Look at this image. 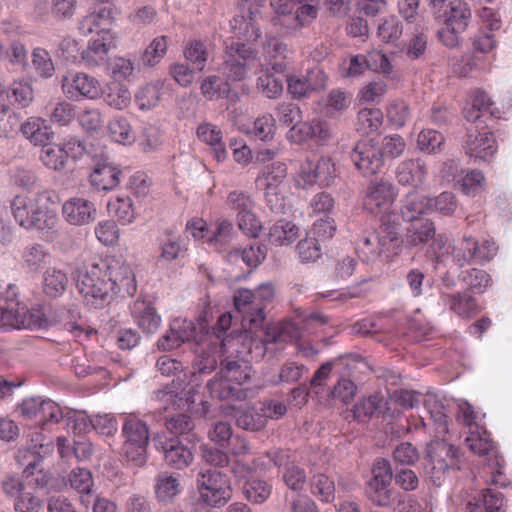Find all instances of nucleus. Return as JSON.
Instances as JSON below:
<instances>
[{
  "mask_svg": "<svg viewBox=\"0 0 512 512\" xmlns=\"http://www.w3.org/2000/svg\"><path fill=\"white\" fill-rule=\"evenodd\" d=\"M75 279L79 293L95 309L104 307L114 294L126 297L137 291L133 268L121 257L108 256L83 264L76 269Z\"/></svg>",
  "mask_w": 512,
  "mask_h": 512,
  "instance_id": "f257e3e1",
  "label": "nucleus"
},
{
  "mask_svg": "<svg viewBox=\"0 0 512 512\" xmlns=\"http://www.w3.org/2000/svg\"><path fill=\"white\" fill-rule=\"evenodd\" d=\"M224 46L220 71L227 81L241 82L247 78L253 67L259 66L263 69L264 64L252 46L234 39H227Z\"/></svg>",
  "mask_w": 512,
  "mask_h": 512,
  "instance_id": "f03ea898",
  "label": "nucleus"
},
{
  "mask_svg": "<svg viewBox=\"0 0 512 512\" xmlns=\"http://www.w3.org/2000/svg\"><path fill=\"white\" fill-rule=\"evenodd\" d=\"M121 435L124 439L121 455L134 467L144 466L150 438L147 423L133 414L125 415Z\"/></svg>",
  "mask_w": 512,
  "mask_h": 512,
  "instance_id": "7ed1b4c3",
  "label": "nucleus"
},
{
  "mask_svg": "<svg viewBox=\"0 0 512 512\" xmlns=\"http://www.w3.org/2000/svg\"><path fill=\"white\" fill-rule=\"evenodd\" d=\"M371 475L365 493L374 505L390 507L396 501L400 503L401 494L392 487L393 472L389 460L377 458L372 465Z\"/></svg>",
  "mask_w": 512,
  "mask_h": 512,
  "instance_id": "20e7f679",
  "label": "nucleus"
},
{
  "mask_svg": "<svg viewBox=\"0 0 512 512\" xmlns=\"http://www.w3.org/2000/svg\"><path fill=\"white\" fill-rule=\"evenodd\" d=\"M459 450L445 440L434 439L426 445L424 473L439 486L449 469L459 468Z\"/></svg>",
  "mask_w": 512,
  "mask_h": 512,
  "instance_id": "39448f33",
  "label": "nucleus"
},
{
  "mask_svg": "<svg viewBox=\"0 0 512 512\" xmlns=\"http://www.w3.org/2000/svg\"><path fill=\"white\" fill-rule=\"evenodd\" d=\"M496 243L489 239L479 240L464 234L452 247V262L459 268L472 264L483 265L490 262L497 254Z\"/></svg>",
  "mask_w": 512,
  "mask_h": 512,
  "instance_id": "423d86ee",
  "label": "nucleus"
},
{
  "mask_svg": "<svg viewBox=\"0 0 512 512\" xmlns=\"http://www.w3.org/2000/svg\"><path fill=\"white\" fill-rule=\"evenodd\" d=\"M51 324L42 308L29 310L18 302L0 307V329H43Z\"/></svg>",
  "mask_w": 512,
  "mask_h": 512,
  "instance_id": "0eeeda50",
  "label": "nucleus"
},
{
  "mask_svg": "<svg viewBox=\"0 0 512 512\" xmlns=\"http://www.w3.org/2000/svg\"><path fill=\"white\" fill-rule=\"evenodd\" d=\"M398 242V231L394 226H382L378 233H370L359 240L357 253L367 263L383 261L391 256Z\"/></svg>",
  "mask_w": 512,
  "mask_h": 512,
  "instance_id": "6e6552de",
  "label": "nucleus"
},
{
  "mask_svg": "<svg viewBox=\"0 0 512 512\" xmlns=\"http://www.w3.org/2000/svg\"><path fill=\"white\" fill-rule=\"evenodd\" d=\"M201 500L212 507L222 506L231 498L229 477L217 469L201 470L197 476Z\"/></svg>",
  "mask_w": 512,
  "mask_h": 512,
  "instance_id": "1a4fd4ad",
  "label": "nucleus"
},
{
  "mask_svg": "<svg viewBox=\"0 0 512 512\" xmlns=\"http://www.w3.org/2000/svg\"><path fill=\"white\" fill-rule=\"evenodd\" d=\"M287 92L293 99L302 100L312 94L323 91L327 86L328 77L320 67H314L305 74L286 76Z\"/></svg>",
  "mask_w": 512,
  "mask_h": 512,
  "instance_id": "9d476101",
  "label": "nucleus"
},
{
  "mask_svg": "<svg viewBox=\"0 0 512 512\" xmlns=\"http://www.w3.org/2000/svg\"><path fill=\"white\" fill-rule=\"evenodd\" d=\"M351 160L363 176L377 174L384 165L383 153L374 140H362L356 143Z\"/></svg>",
  "mask_w": 512,
  "mask_h": 512,
  "instance_id": "9b49d317",
  "label": "nucleus"
},
{
  "mask_svg": "<svg viewBox=\"0 0 512 512\" xmlns=\"http://www.w3.org/2000/svg\"><path fill=\"white\" fill-rule=\"evenodd\" d=\"M395 186L387 179L372 180L364 194L363 205L371 213L387 212L396 198Z\"/></svg>",
  "mask_w": 512,
  "mask_h": 512,
  "instance_id": "f8f14e48",
  "label": "nucleus"
},
{
  "mask_svg": "<svg viewBox=\"0 0 512 512\" xmlns=\"http://www.w3.org/2000/svg\"><path fill=\"white\" fill-rule=\"evenodd\" d=\"M63 93L69 98L96 99L101 93L100 82L83 72H69L61 80Z\"/></svg>",
  "mask_w": 512,
  "mask_h": 512,
  "instance_id": "ddd939ff",
  "label": "nucleus"
},
{
  "mask_svg": "<svg viewBox=\"0 0 512 512\" xmlns=\"http://www.w3.org/2000/svg\"><path fill=\"white\" fill-rule=\"evenodd\" d=\"M19 409L22 416L25 418H39V422L41 423H58L63 417V412L57 403L51 400H43L39 397H31L23 400Z\"/></svg>",
  "mask_w": 512,
  "mask_h": 512,
  "instance_id": "4468645a",
  "label": "nucleus"
},
{
  "mask_svg": "<svg viewBox=\"0 0 512 512\" xmlns=\"http://www.w3.org/2000/svg\"><path fill=\"white\" fill-rule=\"evenodd\" d=\"M300 337V331L296 324L287 321L283 323L268 325L261 341L264 351L276 353L281 351L285 345Z\"/></svg>",
  "mask_w": 512,
  "mask_h": 512,
  "instance_id": "2eb2a0df",
  "label": "nucleus"
},
{
  "mask_svg": "<svg viewBox=\"0 0 512 512\" xmlns=\"http://www.w3.org/2000/svg\"><path fill=\"white\" fill-rule=\"evenodd\" d=\"M62 214L70 225L83 226L95 221L97 210L88 199L73 197L63 204Z\"/></svg>",
  "mask_w": 512,
  "mask_h": 512,
  "instance_id": "dca6fc26",
  "label": "nucleus"
},
{
  "mask_svg": "<svg viewBox=\"0 0 512 512\" xmlns=\"http://www.w3.org/2000/svg\"><path fill=\"white\" fill-rule=\"evenodd\" d=\"M466 154L483 162H489L497 151L494 135L490 132L468 133L464 144Z\"/></svg>",
  "mask_w": 512,
  "mask_h": 512,
  "instance_id": "f3484780",
  "label": "nucleus"
},
{
  "mask_svg": "<svg viewBox=\"0 0 512 512\" xmlns=\"http://www.w3.org/2000/svg\"><path fill=\"white\" fill-rule=\"evenodd\" d=\"M52 202L48 192L35 194V209L32 211L33 229L39 231L52 230L58 223L56 211L51 207Z\"/></svg>",
  "mask_w": 512,
  "mask_h": 512,
  "instance_id": "a211bd4d",
  "label": "nucleus"
},
{
  "mask_svg": "<svg viewBox=\"0 0 512 512\" xmlns=\"http://www.w3.org/2000/svg\"><path fill=\"white\" fill-rule=\"evenodd\" d=\"M131 315L134 322L145 334L155 333L161 325V317L150 300H135L131 306Z\"/></svg>",
  "mask_w": 512,
  "mask_h": 512,
  "instance_id": "6ab92c4d",
  "label": "nucleus"
},
{
  "mask_svg": "<svg viewBox=\"0 0 512 512\" xmlns=\"http://www.w3.org/2000/svg\"><path fill=\"white\" fill-rule=\"evenodd\" d=\"M156 447L163 452L166 464L172 468L184 469L193 461L194 456L191 449L178 439L159 441Z\"/></svg>",
  "mask_w": 512,
  "mask_h": 512,
  "instance_id": "aec40b11",
  "label": "nucleus"
},
{
  "mask_svg": "<svg viewBox=\"0 0 512 512\" xmlns=\"http://www.w3.org/2000/svg\"><path fill=\"white\" fill-rule=\"evenodd\" d=\"M440 300L445 307L461 318L469 319L479 312L477 300L467 291L441 292Z\"/></svg>",
  "mask_w": 512,
  "mask_h": 512,
  "instance_id": "412c9836",
  "label": "nucleus"
},
{
  "mask_svg": "<svg viewBox=\"0 0 512 512\" xmlns=\"http://www.w3.org/2000/svg\"><path fill=\"white\" fill-rule=\"evenodd\" d=\"M234 306L237 312L243 315L251 324L257 325L265 319L263 305L256 302L252 290L241 288L233 296Z\"/></svg>",
  "mask_w": 512,
  "mask_h": 512,
  "instance_id": "4be33fe9",
  "label": "nucleus"
},
{
  "mask_svg": "<svg viewBox=\"0 0 512 512\" xmlns=\"http://www.w3.org/2000/svg\"><path fill=\"white\" fill-rule=\"evenodd\" d=\"M395 174L399 184L417 188L426 180L428 169L421 159H406L398 164Z\"/></svg>",
  "mask_w": 512,
  "mask_h": 512,
  "instance_id": "5701e85b",
  "label": "nucleus"
},
{
  "mask_svg": "<svg viewBox=\"0 0 512 512\" xmlns=\"http://www.w3.org/2000/svg\"><path fill=\"white\" fill-rule=\"evenodd\" d=\"M111 21V9L108 7H101L98 10L95 9L83 16L78 23V30L84 36H88L96 32L106 37L109 33L108 27L110 26Z\"/></svg>",
  "mask_w": 512,
  "mask_h": 512,
  "instance_id": "b1692460",
  "label": "nucleus"
},
{
  "mask_svg": "<svg viewBox=\"0 0 512 512\" xmlns=\"http://www.w3.org/2000/svg\"><path fill=\"white\" fill-rule=\"evenodd\" d=\"M210 396L219 400H244L247 396L245 389L238 387L227 376L219 371L207 383Z\"/></svg>",
  "mask_w": 512,
  "mask_h": 512,
  "instance_id": "393cba45",
  "label": "nucleus"
},
{
  "mask_svg": "<svg viewBox=\"0 0 512 512\" xmlns=\"http://www.w3.org/2000/svg\"><path fill=\"white\" fill-rule=\"evenodd\" d=\"M123 172L108 162L97 163L90 174L91 184L99 190H111L118 186Z\"/></svg>",
  "mask_w": 512,
  "mask_h": 512,
  "instance_id": "a878e982",
  "label": "nucleus"
},
{
  "mask_svg": "<svg viewBox=\"0 0 512 512\" xmlns=\"http://www.w3.org/2000/svg\"><path fill=\"white\" fill-rule=\"evenodd\" d=\"M457 279L463 284L465 291L474 294H482L493 285L492 276L487 271L476 267L462 270Z\"/></svg>",
  "mask_w": 512,
  "mask_h": 512,
  "instance_id": "bb28decb",
  "label": "nucleus"
},
{
  "mask_svg": "<svg viewBox=\"0 0 512 512\" xmlns=\"http://www.w3.org/2000/svg\"><path fill=\"white\" fill-rule=\"evenodd\" d=\"M51 260L48 249L38 243L28 244L22 251V267L28 273H36L44 268Z\"/></svg>",
  "mask_w": 512,
  "mask_h": 512,
  "instance_id": "cd10ccee",
  "label": "nucleus"
},
{
  "mask_svg": "<svg viewBox=\"0 0 512 512\" xmlns=\"http://www.w3.org/2000/svg\"><path fill=\"white\" fill-rule=\"evenodd\" d=\"M197 136L202 142L211 146L214 157L218 162L226 159L227 151L222 141L223 133L220 128L208 122L202 123L197 128Z\"/></svg>",
  "mask_w": 512,
  "mask_h": 512,
  "instance_id": "c85d7f7f",
  "label": "nucleus"
},
{
  "mask_svg": "<svg viewBox=\"0 0 512 512\" xmlns=\"http://www.w3.org/2000/svg\"><path fill=\"white\" fill-rule=\"evenodd\" d=\"M472 12L469 5L461 0L451 1L444 12V24L456 31H465L471 21Z\"/></svg>",
  "mask_w": 512,
  "mask_h": 512,
  "instance_id": "c756f323",
  "label": "nucleus"
},
{
  "mask_svg": "<svg viewBox=\"0 0 512 512\" xmlns=\"http://www.w3.org/2000/svg\"><path fill=\"white\" fill-rule=\"evenodd\" d=\"M410 225L406 230V244L411 247L425 245L435 236L434 223L429 219L409 221Z\"/></svg>",
  "mask_w": 512,
  "mask_h": 512,
  "instance_id": "7c9ffc66",
  "label": "nucleus"
},
{
  "mask_svg": "<svg viewBox=\"0 0 512 512\" xmlns=\"http://www.w3.org/2000/svg\"><path fill=\"white\" fill-rule=\"evenodd\" d=\"M286 45L278 38L267 36L263 43V55L267 62L265 66L270 65L276 73H283L286 70L285 52Z\"/></svg>",
  "mask_w": 512,
  "mask_h": 512,
  "instance_id": "2f4dec72",
  "label": "nucleus"
},
{
  "mask_svg": "<svg viewBox=\"0 0 512 512\" xmlns=\"http://www.w3.org/2000/svg\"><path fill=\"white\" fill-rule=\"evenodd\" d=\"M503 503L504 495L489 487L481 491V496L477 501L468 502L463 512H499Z\"/></svg>",
  "mask_w": 512,
  "mask_h": 512,
  "instance_id": "473e14b6",
  "label": "nucleus"
},
{
  "mask_svg": "<svg viewBox=\"0 0 512 512\" xmlns=\"http://www.w3.org/2000/svg\"><path fill=\"white\" fill-rule=\"evenodd\" d=\"M110 44L104 36L89 41L87 48L81 53V60L85 67L95 68L105 64L108 60Z\"/></svg>",
  "mask_w": 512,
  "mask_h": 512,
  "instance_id": "72a5a7b5",
  "label": "nucleus"
},
{
  "mask_svg": "<svg viewBox=\"0 0 512 512\" xmlns=\"http://www.w3.org/2000/svg\"><path fill=\"white\" fill-rule=\"evenodd\" d=\"M463 112L468 121L476 122L485 115L494 116V103L485 91L475 90L472 102L464 108Z\"/></svg>",
  "mask_w": 512,
  "mask_h": 512,
  "instance_id": "f704fd0d",
  "label": "nucleus"
},
{
  "mask_svg": "<svg viewBox=\"0 0 512 512\" xmlns=\"http://www.w3.org/2000/svg\"><path fill=\"white\" fill-rule=\"evenodd\" d=\"M20 130L24 137L34 145H43L50 141L53 132L45 124V120L39 117L28 118L21 124Z\"/></svg>",
  "mask_w": 512,
  "mask_h": 512,
  "instance_id": "c9c22d12",
  "label": "nucleus"
},
{
  "mask_svg": "<svg viewBox=\"0 0 512 512\" xmlns=\"http://www.w3.org/2000/svg\"><path fill=\"white\" fill-rule=\"evenodd\" d=\"M221 375L227 376L238 387L247 383L251 378L252 369L243 359L225 358L221 360Z\"/></svg>",
  "mask_w": 512,
  "mask_h": 512,
  "instance_id": "e433bc0d",
  "label": "nucleus"
},
{
  "mask_svg": "<svg viewBox=\"0 0 512 512\" xmlns=\"http://www.w3.org/2000/svg\"><path fill=\"white\" fill-rule=\"evenodd\" d=\"M465 442L468 448L475 454L480 456H488L489 463L498 457L497 451L494 449L493 442L490 439L485 429L480 431V428L471 430L466 437Z\"/></svg>",
  "mask_w": 512,
  "mask_h": 512,
  "instance_id": "4c0bfd02",
  "label": "nucleus"
},
{
  "mask_svg": "<svg viewBox=\"0 0 512 512\" xmlns=\"http://www.w3.org/2000/svg\"><path fill=\"white\" fill-rule=\"evenodd\" d=\"M35 195H18L11 202L12 214L17 223L26 229H33L32 211L35 209Z\"/></svg>",
  "mask_w": 512,
  "mask_h": 512,
  "instance_id": "58836bf2",
  "label": "nucleus"
},
{
  "mask_svg": "<svg viewBox=\"0 0 512 512\" xmlns=\"http://www.w3.org/2000/svg\"><path fill=\"white\" fill-rule=\"evenodd\" d=\"M40 160L46 168L58 172L64 170L68 164L67 155L60 143L49 144L47 142L43 144Z\"/></svg>",
  "mask_w": 512,
  "mask_h": 512,
  "instance_id": "ea45409f",
  "label": "nucleus"
},
{
  "mask_svg": "<svg viewBox=\"0 0 512 512\" xmlns=\"http://www.w3.org/2000/svg\"><path fill=\"white\" fill-rule=\"evenodd\" d=\"M68 282L67 274L63 270L48 268L43 277L44 293L51 298H57L65 292Z\"/></svg>",
  "mask_w": 512,
  "mask_h": 512,
  "instance_id": "a19ab883",
  "label": "nucleus"
},
{
  "mask_svg": "<svg viewBox=\"0 0 512 512\" xmlns=\"http://www.w3.org/2000/svg\"><path fill=\"white\" fill-rule=\"evenodd\" d=\"M299 228L290 221L280 219L269 230V241L277 246L288 245L298 237Z\"/></svg>",
  "mask_w": 512,
  "mask_h": 512,
  "instance_id": "79ce46f5",
  "label": "nucleus"
},
{
  "mask_svg": "<svg viewBox=\"0 0 512 512\" xmlns=\"http://www.w3.org/2000/svg\"><path fill=\"white\" fill-rule=\"evenodd\" d=\"M211 44L201 40H192L184 50L186 60L198 71H203L209 59Z\"/></svg>",
  "mask_w": 512,
  "mask_h": 512,
  "instance_id": "37998d69",
  "label": "nucleus"
},
{
  "mask_svg": "<svg viewBox=\"0 0 512 512\" xmlns=\"http://www.w3.org/2000/svg\"><path fill=\"white\" fill-rule=\"evenodd\" d=\"M429 198L416 192L407 194L401 210L402 216L407 221L419 220V215L430 212Z\"/></svg>",
  "mask_w": 512,
  "mask_h": 512,
  "instance_id": "c03bdc74",
  "label": "nucleus"
},
{
  "mask_svg": "<svg viewBox=\"0 0 512 512\" xmlns=\"http://www.w3.org/2000/svg\"><path fill=\"white\" fill-rule=\"evenodd\" d=\"M311 494L323 503H332L335 500V483L329 476L318 473L310 481Z\"/></svg>",
  "mask_w": 512,
  "mask_h": 512,
  "instance_id": "a18cd8bd",
  "label": "nucleus"
},
{
  "mask_svg": "<svg viewBox=\"0 0 512 512\" xmlns=\"http://www.w3.org/2000/svg\"><path fill=\"white\" fill-rule=\"evenodd\" d=\"M181 491L179 480L167 472L156 478L155 495L160 502H169Z\"/></svg>",
  "mask_w": 512,
  "mask_h": 512,
  "instance_id": "49530a36",
  "label": "nucleus"
},
{
  "mask_svg": "<svg viewBox=\"0 0 512 512\" xmlns=\"http://www.w3.org/2000/svg\"><path fill=\"white\" fill-rule=\"evenodd\" d=\"M403 33V24L395 15H388L380 19L377 27V37L383 43H394Z\"/></svg>",
  "mask_w": 512,
  "mask_h": 512,
  "instance_id": "de8ad7c7",
  "label": "nucleus"
},
{
  "mask_svg": "<svg viewBox=\"0 0 512 512\" xmlns=\"http://www.w3.org/2000/svg\"><path fill=\"white\" fill-rule=\"evenodd\" d=\"M262 75L257 78L258 90L269 99L280 97L284 90L283 79L270 72L268 67H263Z\"/></svg>",
  "mask_w": 512,
  "mask_h": 512,
  "instance_id": "09e8293b",
  "label": "nucleus"
},
{
  "mask_svg": "<svg viewBox=\"0 0 512 512\" xmlns=\"http://www.w3.org/2000/svg\"><path fill=\"white\" fill-rule=\"evenodd\" d=\"M272 493V485L265 480L250 479L243 486L245 498L256 504L265 502Z\"/></svg>",
  "mask_w": 512,
  "mask_h": 512,
  "instance_id": "8fccbe9b",
  "label": "nucleus"
},
{
  "mask_svg": "<svg viewBox=\"0 0 512 512\" xmlns=\"http://www.w3.org/2000/svg\"><path fill=\"white\" fill-rule=\"evenodd\" d=\"M220 78L216 75L206 77L201 83V93L208 100L218 98H228L231 93L230 82L225 81L220 84Z\"/></svg>",
  "mask_w": 512,
  "mask_h": 512,
  "instance_id": "3c124183",
  "label": "nucleus"
},
{
  "mask_svg": "<svg viewBox=\"0 0 512 512\" xmlns=\"http://www.w3.org/2000/svg\"><path fill=\"white\" fill-rule=\"evenodd\" d=\"M109 211L123 224H131L136 219V211L130 197H117L108 205Z\"/></svg>",
  "mask_w": 512,
  "mask_h": 512,
  "instance_id": "603ef678",
  "label": "nucleus"
},
{
  "mask_svg": "<svg viewBox=\"0 0 512 512\" xmlns=\"http://www.w3.org/2000/svg\"><path fill=\"white\" fill-rule=\"evenodd\" d=\"M430 212H437L443 216L451 217L458 207V200L454 193L444 191L434 198H429Z\"/></svg>",
  "mask_w": 512,
  "mask_h": 512,
  "instance_id": "864d4df0",
  "label": "nucleus"
},
{
  "mask_svg": "<svg viewBox=\"0 0 512 512\" xmlns=\"http://www.w3.org/2000/svg\"><path fill=\"white\" fill-rule=\"evenodd\" d=\"M444 142V136L433 129L422 130L417 138L418 148L428 154L441 152Z\"/></svg>",
  "mask_w": 512,
  "mask_h": 512,
  "instance_id": "5fc2aeb1",
  "label": "nucleus"
},
{
  "mask_svg": "<svg viewBox=\"0 0 512 512\" xmlns=\"http://www.w3.org/2000/svg\"><path fill=\"white\" fill-rule=\"evenodd\" d=\"M236 425L247 431H260L266 426L267 420L254 410L238 409L235 412Z\"/></svg>",
  "mask_w": 512,
  "mask_h": 512,
  "instance_id": "6e6d98bb",
  "label": "nucleus"
},
{
  "mask_svg": "<svg viewBox=\"0 0 512 512\" xmlns=\"http://www.w3.org/2000/svg\"><path fill=\"white\" fill-rule=\"evenodd\" d=\"M131 100L129 90L119 83L110 85L106 92H104V101L106 104L114 109H125Z\"/></svg>",
  "mask_w": 512,
  "mask_h": 512,
  "instance_id": "4d7b16f0",
  "label": "nucleus"
},
{
  "mask_svg": "<svg viewBox=\"0 0 512 512\" xmlns=\"http://www.w3.org/2000/svg\"><path fill=\"white\" fill-rule=\"evenodd\" d=\"M266 249L258 244L250 245L248 248L235 249L229 253L230 260L240 258L247 266L256 267L265 259Z\"/></svg>",
  "mask_w": 512,
  "mask_h": 512,
  "instance_id": "13d9d810",
  "label": "nucleus"
},
{
  "mask_svg": "<svg viewBox=\"0 0 512 512\" xmlns=\"http://www.w3.org/2000/svg\"><path fill=\"white\" fill-rule=\"evenodd\" d=\"M32 65L36 73L42 78H50L55 72L54 63L49 52L43 48L37 47L33 49Z\"/></svg>",
  "mask_w": 512,
  "mask_h": 512,
  "instance_id": "bf43d9fd",
  "label": "nucleus"
},
{
  "mask_svg": "<svg viewBox=\"0 0 512 512\" xmlns=\"http://www.w3.org/2000/svg\"><path fill=\"white\" fill-rule=\"evenodd\" d=\"M383 398L379 394H373L368 398H364L355 404L353 408L354 418L364 420L371 417L374 413L381 411Z\"/></svg>",
  "mask_w": 512,
  "mask_h": 512,
  "instance_id": "052dcab7",
  "label": "nucleus"
},
{
  "mask_svg": "<svg viewBox=\"0 0 512 512\" xmlns=\"http://www.w3.org/2000/svg\"><path fill=\"white\" fill-rule=\"evenodd\" d=\"M233 234V225L230 221L219 219L215 223V228L210 236L208 243L217 250L223 248L231 239Z\"/></svg>",
  "mask_w": 512,
  "mask_h": 512,
  "instance_id": "680f3d73",
  "label": "nucleus"
},
{
  "mask_svg": "<svg viewBox=\"0 0 512 512\" xmlns=\"http://www.w3.org/2000/svg\"><path fill=\"white\" fill-rule=\"evenodd\" d=\"M287 176V167L284 163L276 162L268 165L263 172L265 188L282 189V184Z\"/></svg>",
  "mask_w": 512,
  "mask_h": 512,
  "instance_id": "e2e57ef3",
  "label": "nucleus"
},
{
  "mask_svg": "<svg viewBox=\"0 0 512 512\" xmlns=\"http://www.w3.org/2000/svg\"><path fill=\"white\" fill-rule=\"evenodd\" d=\"M318 0L316 2H306L300 6L293 16H290L291 23L287 25L288 29H298L310 23L317 17Z\"/></svg>",
  "mask_w": 512,
  "mask_h": 512,
  "instance_id": "0e129e2a",
  "label": "nucleus"
},
{
  "mask_svg": "<svg viewBox=\"0 0 512 512\" xmlns=\"http://www.w3.org/2000/svg\"><path fill=\"white\" fill-rule=\"evenodd\" d=\"M426 32V27H415L413 36L406 45V55L410 59H418L425 53L428 43Z\"/></svg>",
  "mask_w": 512,
  "mask_h": 512,
  "instance_id": "69168bd1",
  "label": "nucleus"
},
{
  "mask_svg": "<svg viewBox=\"0 0 512 512\" xmlns=\"http://www.w3.org/2000/svg\"><path fill=\"white\" fill-rule=\"evenodd\" d=\"M110 137L118 143L131 142L134 139L132 127L124 117H116L108 124Z\"/></svg>",
  "mask_w": 512,
  "mask_h": 512,
  "instance_id": "338daca9",
  "label": "nucleus"
},
{
  "mask_svg": "<svg viewBox=\"0 0 512 512\" xmlns=\"http://www.w3.org/2000/svg\"><path fill=\"white\" fill-rule=\"evenodd\" d=\"M161 98V87L159 84H147L140 88L135 95L136 102L140 109L155 107Z\"/></svg>",
  "mask_w": 512,
  "mask_h": 512,
  "instance_id": "774afa93",
  "label": "nucleus"
}]
</instances>
